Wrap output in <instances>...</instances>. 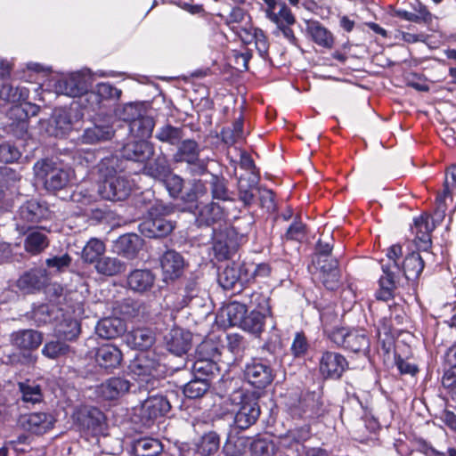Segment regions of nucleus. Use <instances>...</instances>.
Returning a JSON list of instances; mask_svg holds the SVG:
<instances>
[{
	"mask_svg": "<svg viewBox=\"0 0 456 456\" xmlns=\"http://www.w3.org/2000/svg\"><path fill=\"white\" fill-rule=\"evenodd\" d=\"M327 334L331 342L346 350L364 354L370 350V338L364 330L336 327Z\"/></svg>",
	"mask_w": 456,
	"mask_h": 456,
	"instance_id": "obj_5",
	"label": "nucleus"
},
{
	"mask_svg": "<svg viewBox=\"0 0 456 456\" xmlns=\"http://www.w3.org/2000/svg\"><path fill=\"white\" fill-rule=\"evenodd\" d=\"M130 387L127 380L121 378H112L98 387V394L104 399L113 400L126 394Z\"/></svg>",
	"mask_w": 456,
	"mask_h": 456,
	"instance_id": "obj_28",
	"label": "nucleus"
},
{
	"mask_svg": "<svg viewBox=\"0 0 456 456\" xmlns=\"http://www.w3.org/2000/svg\"><path fill=\"white\" fill-rule=\"evenodd\" d=\"M425 259L419 253L409 254L403 261V269L407 280H415L422 273Z\"/></svg>",
	"mask_w": 456,
	"mask_h": 456,
	"instance_id": "obj_41",
	"label": "nucleus"
},
{
	"mask_svg": "<svg viewBox=\"0 0 456 456\" xmlns=\"http://www.w3.org/2000/svg\"><path fill=\"white\" fill-rule=\"evenodd\" d=\"M97 167L100 177L102 179V183H107L108 181L115 179L118 175H122V168L117 157L102 159Z\"/></svg>",
	"mask_w": 456,
	"mask_h": 456,
	"instance_id": "obj_39",
	"label": "nucleus"
},
{
	"mask_svg": "<svg viewBox=\"0 0 456 456\" xmlns=\"http://www.w3.org/2000/svg\"><path fill=\"white\" fill-rule=\"evenodd\" d=\"M219 445L220 440L218 435L215 432H209L201 437L198 444V452L201 456H211L218 451Z\"/></svg>",
	"mask_w": 456,
	"mask_h": 456,
	"instance_id": "obj_51",
	"label": "nucleus"
},
{
	"mask_svg": "<svg viewBox=\"0 0 456 456\" xmlns=\"http://www.w3.org/2000/svg\"><path fill=\"white\" fill-rule=\"evenodd\" d=\"M49 240L45 232L41 231H31L26 237L24 248L27 252L37 255L47 248Z\"/></svg>",
	"mask_w": 456,
	"mask_h": 456,
	"instance_id": "obj_43",
	"label": "nucleus"
},
{
	"mask_svg": "<svg viewBox=\"0 0 456 456\" xmlns=\"http://www.w3.org/2000/svg\"><path fill=\"white\" fill-rule=\"evenodd\" d=\"M122 357L120 349L112 344H104L99 346L94 355L96 363L107 370L118 368L121 363Z\"/></svg>",
	"mask_w": 456,
	"mask_h": 456,
	"instance_id": "obj_21",
	"label": "nucleus"
},
{
	"mask_svg": "<svg viewBox=\"0 0 456 456\" xmlns=\"http://www.w3.org/2000/svg\"><path fill=\"white\" fill-rule=\"evenodd\" d=\"M184 137L182 127L173 126L167 124L159 127L156 133V138L162 142L176 145Z\"/></svg>",
	"mask_w": 456,
	"mask_h": 456,
	"instance_id": "obj_47",
	"label": "nucleus"
},
{
	"mask_svg": "<svg viewBox=\"0 0 456 456\" xmlns=\"http://www.w3.org/2000/svg\"><path fill=\"white\" fill-rule=\"evenodd\" d=\"M43 341V334L34 330H23L12 334V342L20 349H37Z\"/></svg>",
	"mask_w": 456,
	"mask_h": 456,
	"instance_id": "obj_29",
	"label": "nucleus"
},
{
	"mask_svg": "<svg viewBox=\"0 0 456 456\" xmlns=\"http://www.w3.org/2000/svg\"><path fill=\"white\" fill-rule=\"evenodd\" d=\"M318 265L323 274H327L330 281L325 279L323 277L324 285L330 289H333L335 285L338 281V261L334 258L323 257V259H318Z\"/></svg>",
	"mask_w": 456,
	"mask_h": 456,
	"instance_id": "obj_44",
	"label": "nucleus"
},
{
	"mask_svg": "<svg viewBox=\"0 0 456 456\" xmlns=\"http://www.w3.org/2000/svg\"><path fill=\"white\" fill-rule=\"evenodd\" d=\"M160 266L165 282L180 278L185 267L183 256L175 250H167L160 257Z\"/></svg>",
	"mask_w": 456,
	"mask_h": 456,
	"instance_id": "obj_15",
	"label": "nucleus"
},
{
	"mask_svg": "<svg viewBox=\"0 0 456 456\" xmlns=\"http://www.w3.org/2000/svg\"><path fill=\"white\" fill-rule=\"evenodd\" d=\"M155 123L152 118L142 116L132 118L129 129L135 138L145 140L151 135Z\"/></svg>",
	"mask_w": 456,
	"mask_h": 456,
	"instance_id": "obj_38",
	"label": "nucleus"
},
{
	"mask_svg": "<svg viewBox=\"0 0 456 456\" xmlns=\"http://www.w3.org/2000/svg\"><path fill=\"white\" fill-rule=\"evenodd\" d=\"M126 343L134 349H147L155 342V334L149 328H136L126 335Z\"/></svg>",
	"mask_w": 456,
	"mask_h": 456,
	"instance_id": "obj_25",
	"label": "nucleus"
},
{
	"mask_svg": "<svg viewBox=\"0 0 456 456\" xmlns=\"http://www.w3.org/2000/svg\"><path fill=\"white\" fill-rule=\"evenodd\" d=\"M161 181L173 198H176L182 193L183 180L179 175L169 172Z\"/></svg>",
	"mask_w": 456,
	"mask_h": 456,
	"instance_id": "obj_62",
	"label": "nucleus"
},
{
	"mask_svg": "<svg viewBox=\"0 0 456 456\" xmlns=\"http://www.w3.org/2000/svg\"><path fill=\"white\" fill-rule=\"evenodd\" d=\"M197 354L199 358L207 361L209 369L207 372H213L216 368L215 360L219 355V351L216 345L211 340H205L199 345L197 348Z\"/></svg>",
	"mask_w": 456,
	"mask_h": 456,
	"instance_id": "obj_48",
	"label": "nucleus"
},
{
	"mask_svg": "<svg viewBox=\"0 0 456 456\" xmlns=\"http://www.w3.org/2000/svg\"><path fill=\"white\" fill-rule=\"evenodd\" d=\"M244 376L248 382L256 388L267 387L273 379L271 367L257 360H253L246 365Z\"/></svg>",
	"mask_w": 456,
	"mask_h": 456,
	"instance_id": "obj_16",
	"label": "nucleus"
},
{
	"mask_svg": "<svg viewBox=\"0 0 456 456\" xmlns=\"http://www.w3.org/2000/svg\"><path fill=\"white\" fill-rule=\"evenodd\" d=\"M346 367V358L338 353L327 351L320 358L319 370L326 379L340 378Z\"/></svg>",
	"mask_w": 456,
	"mask_h": 456,
	"instance_id": "obj_18",
	"label": "nucleus"
},
{
	"mask_svg": "<svg viewBox=\"0 0 456 456\" xmlns=\"http://www.w3.org/2000/svg\"><path fill=\"white\" fill-rule=\"evenodd\" d=\"M306 30L312 39L319 45L330 48L333 45V37L319 21L309 20L306 23Z\"/></svg>",
	"mask_w": 456,
	"mask_h": 456,
	"instance_id": "obj_34",
	"label": "nucleus"
},
{
	"mask_svg": "<svg viewBox=\"0 0 456 456\" xmlns=\"http://www.w3.org/2000/svg\"><path fill=\"white\" fill-rule=\"evenodd\" d=\"M309 437L310 428L308 426L291 429L285 435L277 438L275 442L277 452L280 454L296 456V453L303 448L301 443L307 440Z\"/></svg>",
	"mask_w": 456,
	"mask_h": 456,
	"instance_id": "obj_11",
	"label": "nucleus"
},
{
	"mask_svg": "<svg viewBox=\"0 0 456 456\" xmlns=\"http://www.w3.org/2000/svg\"><path fill=\"white\" fill-rule=\"evenodd\" d=\"M224 414L234 416V424L240 429H246L256 423L260 415V407L256 399L242 390L233 391L223 401Z\"/></svg>",
	"mask_w": 456,
	"mask_h": 456,
	"instance_id": "obj_1",
	"label": "nucleus"
},
{
	"mask_svg": "<svg viewBox=\"0 0 456 456\" xmlns=\"http://www.w3.org/2000/svg\"><path fill=\"white\" fill-rule=\"evenodd\" d=\"M209 388L205 379H196L188 382L183 387V394L188 398L201 397Z\"/></svg>",
	"mask_w": 456,
	"mask_h": 456,
	"instance_id": "obj_59",
	"label": "nucleus"
},
{
	"mask_svg": "<svg viewBox=\"0 0 456 456\" xmlns=\"http://www.w3.org/2000/svg\"><path fill=\"white\" fill-rule=\"evenodd\" d=\"M106 251V246L102 240L97 238H91L83 248L81 257L84 262L96 264Z\"/></svg>",
	"mask_w": 456,
	"mask_h": 456,
	"instance_id": "obj_36",
	"label": "nucleus"
},
{
	"mask_svg": "<svg viewBox=\"0 0 456 456\" xmlns=\"http://www.w3.org/2000/svg\"><path fill=\"white\" fill-rule=\"evenodd\" d=\"M213 237V250L218 260L226 259L231 253V242L226 240V237L222 232L216 233L215 229Z\"/></svg>",
	"mask_w": 456,
	"mask_h": 456,
	"instance_id": "obj_57",
	"label": "nucleus"
},
{
	"mask_svg": "<svg viewBox=\"0 0 456 456\" xmlns=\"http://www.w3.org/2000/svg\"><path fill=\"white\" fill-rule=\"evenodd\" d=\"M121 95V90L110 83H99L94 90L86 94V104L85 108L93 110L100 108L104 102L118 101Z\"/></svg>",
	"mask_w": 456,
	"mask_h": 456,
	"instance_id": "obj_17",
	"label": "nucleus"
},
{
	"mask_svg": "<svg viewBox=\"0 0 456 456\" xmlns=\"http://www.w3.org/2000/svg\"><path fill=\"white\" fill-rule=\"evenodd\" d=\"M253 456H276L278 454L275 442L267 438H257L250 446Z\"/></svg>",
	"mask_w": 456,
	"mask_h": 456,
	"instance_id": "obj_52",
	"label": "nucleus"
},
{
	"mask_svg": "<svg viewBox=\"0 0 456 456\" xmlns=\"http://www.w3.org/2000/svg\"><path fill=\"white\" fill-rule=\"evenodd\" d=\"M69 352V346L59 340L48 341L42 348V354L51 360L59 359L67 355Z\"/></svg>",
	"mask_w": 456,
	"mask_h": 456,
	"instance_id": "obj_50",
	"label": "nucleus"
},
{
	"mask_svg": "<svg viewBox=\"0 0 456 456\" xmlns=\"http://www.w3.org/2000/svg\"><path fill=\"white\" fill-rule=\"evenodd\" d=\"M200 151V147L195 141L184 140L178 148L175 159L192 165L191 172L195 175H201L207 170V162L199 159Z\"/></svg>",
	"mask_w": 456,
	"mask_h": 456,
	"instance_id": "obj_13",
	"label": "nucleus"
},
{
	"mask_svg": "<svg viewBox=\"0 0 456 456\" xmlns=\"http://www.w3.org/2000/svg\"><path fill=\"white\" fill-rule=\"evenodd\" d=\"M21 156L20 151L10 143L0 144V163H12Z\"/></svg>",
	"mask_w": 456,
	"mask_h": 456,
	"instance_id": "obj_64",
	"label": "nucleus"
},
{
	"mask_svg": "<svg viewBox=\"0 0 456 456\" xmlns=\"http://www.w3.org/2000/svg\"><path fill=\"white\" fill-rule=\"evenodd\" d=\"M162 449L159 440L150 437L139 439L134 444L135 456H161Z\"/></svg>",
	"mask_w": 456,
	"mask_h": 456,
	"instance_id": "obj_42",
	"label": "nucleus"
},
{
	"mask_svg": "<svg viewBox=\"0 0 456 456\" xmlns=\"http://www.w3.org/2000/svg\"><path fill=\"white\" fill-rule=\"evenodd\" d=\"M8 117L12 120L9 132L16 137H23L28 131V112L21 105H14L8 111Z\"/></svg>",
	"mask_w": 456,
	"mask_h": 456,
	"instance_id": "obj_27",
	"label": "nucleus"
},
{
	"mask_svg": "<svg viewBox=\"0 0 456 456\" xmlns=\"http://www.w3.org/2000/svg\"><path fill=\"white\" fill-rule=\"evenodd\" d=\"M133 188V183L125 175H118L115 179L102 183L98 188L99 194L109 200H123L126 199Z\"/></svg>",
	"mask_w": 456,
	"mask_h": 456,
	"instance_id": "obj_14",
	"label": "nucleus"
},
{
	"mask_svg": "<svg viewBox=\"0 0 456 456\" xmlns=\"http://www.w3.org/2000/svg\"><path fill=\"white\" fill-rule=\"evenodd\" d=\"M221 134H222L223 141L226 144L232 145L239 141L243 140L244 133H243L242 119H240V118L237 119L232 124V127L223 129Z\"/></svg>",
	"mask_w": 456,
	"mask_h": 456,
	"instance_id": "obj_58",
	"label": "nucleus"
},
{
	"mask_svg": "<svg viewBox=\"0 0 456 456\" xmlns=\"http://www.w3.org/2000/svg\"><path fill=\"white\" fill-rule=\"evenodd\" d=\"M249 304L253 310L261 311L271 315V306L267 296L259 292H254L250 295Z\"/></svg>",
	"mask_w": 456,
	"mask_h": 456,
	"instance_id": "obj_63",
	"label": "nucleus"
},
{
	"mask_svg": "<svg viewBox=\"0 0 456 456\" xmlns=\"http://www.w3.org/2000/svg\"><path fill=\"white\" fill-rule=\"evenodd\" d=\"M95 330L101 338L112 339L123 334L126 326L119 318H104L98 322Z\"/></svg>",
	"mask_w": 456,
	"mask_h": 456,
	"instance_id": "obj_30",
	"label": "nucleus"
},
{
	"mask_svg": "<svg viewBox=\"0 0 456 456\" xmlns=\"http://www.w3.org/2000/svg\"><path fill=\"white\" fill-rule=\"evenodd\" d=\"M72 127L70 111L61 109L56 110L53 115L48 132L56 137L62 136Z\"/></svg>",
	"mask_w": 456,
	"mask_h": 456,
	"instance_id": "obj_31",
	"label": "nucleus"
},
{
	"mask_svg": "<svg viewBox=\"0 0 456 456\" xmlns=\"http://www.w3.org/2000/svg\"><path fill=\"white\" fill-rule=\"evenodd\" d=\"M304 419L318 417L322 414V403L314 395H306L303 397Z\"/></svg>",
	"mask_w": 456,
	"mask_h": 456,
	"instance_id": "obj_60",
	"label": "nucleus"
},
{
	"mask_svg": "<svg viewBox=\"0 0 456 456\" xmlns=\"http://www.w3.org/2000/svg\"><path fill=\"white\" fill-rule=\"evenodd\" d=\"M170 172L167 160L164 156H159L154 161L144 167V173L155 179L161 181Z\"/></svg>",
	"mask_w": 456,
	"mask_h": 456,
	"instance_id": "obj_49",
	"label": "nucleus"
},
{
	"mask_svg": "<svg viewBox=\"0 0 456 456\" xmlns=\"http://www.w3.org/2000/svg\"><path fill=\"white\" fill-rule=\"evenodd\" d=\"M92 86V77L85 72H73L62 76L53 84L56 94L70 97H81V105L86 104V94Z\"/></svg>",
	"mask_w": 456,
	"mask_h": 456,
	"instance_id": "obj_6",
	"label": "nucleus"
},
{
	"mask_svg": "<svg viewBox=\"0 0 456 456\" xmlns=\"http://www.w3.org/2000/svg\"><path fill=\"white\" fill-rule=\"evenodd\" d=\"M240 270L238 265H227L219 274L218 282L224 289H231L240 281Z\"/></svg>",
	"mask_w": 456,
	"mask_h": 456,
	"instance_id": "obj_54",
	"label": "nucleus"
},
{
	"mask_svg": "<svg viewBox=\"0 0 456 456\" xmlns=\"http://www.w3.org/2000/svg\"><path fill=\"white\" fill-rule=\"evenodd\" d=\"M224 213L216 203L211 202L200 208L197 222L200 225H211L223 220Z\"/></svg>",
	"mask_w": 456,
	"mask_h": 456,
	"instance_id": "obj_37",
	"label": "nucleus"
},
{
	"mask_svg": "<svg viewBox=\"0 0 456 456\" xmlns=\"http://www.w3.org/2000/svg\"><path fill=\"white\" fill-rule=\"evenodd\" d=\"M129 372L148 391L159 385V378L166 372V366L157 353L146 352L140 354L130 362Z\"/></svg>",
	"mask_w": 456,
	"mask_h": 456,
	"instance_id": "obj_2",
	"label": "nucleus"
},
{
	"mask_svg": "<svg viewBox=\"0 0 456 456\" xmlns=\"http://www.w3.org/2000/svg\"><path fill=\"white\" fill-rule=\"evenodd\" d=\"M158 208H151L150 217L140 224L141 232L148 238H159L168 235L175 228L174 223L163 215H158Z\"/></svg>",
	"mask_w": 456,
	"mask_h": 456,
	"instance_id": "obj_10",
	"label": "nucleus"
},
{
	"mask_svg": "<svg viewBox=\"0 0 456 456\" xmlns=\"http://www.w3.org/2000/svg\"><path fill=\"white\" fill-rule=\"evenodd\" d=\"M167 349L175 355L186 354L191 342V334L182 329H173L166 337Z\"/></svg>",
	"mask_w": 456,
	"mask_h": 456,
	"instance_id": "obj_22",
	"label": "nucleus"
},
{
	"mask_svg": "<svg viewBox=\"0 0 456 456\" xmlns=\"http://www.w3.org/2000/svg\"><path fill=\"white\" fill-rule=\"evenodd\" d=\"M50 211L45 203L37 200H30L21 205L15 215L16 229L25 232L30 226L43 219L48 218Z\"/></svg>",
	"mask_w": 456,
	"mask_h": 456,
	"instance_id": "obj_7",
	"label": "nucleus"
},
{
	"mask_svg": "<svg viewBox=\"0 0 456 456\" xmlns=\"http://www.w3.org/2000/svg\"><path fill=\"white\" fill-rule=\"evenodd\" d=\"M438 216L434 214V216H430L428 214H423L419 217L414 219V225L416 228V238L415 242L419 250L426 252V257L431 256V254L428 251L431 245L430 232L434 230L436 224H439L441 220H437Z\"/></svg>",
	"mask_w": 456,
	"mask_h": 456,
	"instance_id": "obj_12",
	"label": "nucleus"
},
{
	"mask_svg": "<svg viewBox=\"0 0 456 456\" xmlns=\"http://www.w3.org/2000/svg\"><path fill=\"white\" fill-rule=\"evenodd\" d=\"M19 388L25 403H36L42 400L41 388L34 382L25 381L19 383Z\"/></svg>",
	"mask_w": 456,
	"mask_h": 456,
	"instance_id": "obj_56",
	"label": "nucleus"
},
{
	"mask_svg": "<svg viewBox=\"0 0 456 456\" xmlns=\"http://www.w3.org/2000/svg\"><path fill=\"white\" fill-rule=\"evenodd\" d=\"M96 272L105 276L121 274L126 270V264L118 257L102 256L94 265Z\"/></svg>",
	"mask_w": 456,
	"mask_h": 456,
	"instance_id": "obj_32",
	"label": "nucleus"
},
{
	"mask_svg": "<svg viewBox=\"0 0 456 456\" xmlns=\"http://www.w3.org/2000/svg\"><path fill=\"white\" fill-rule=\"evenodd\" d=\"M73 418L82 429L93 436L101 435L104 431L105 418L97 408L81 406L76 410Z\"/></svg>",
	"mask_w": 456,
	"mask_h": 456,
	"instance_id": "obj_9",
	"label": "nucleus"
},
{
	"mask_svg": "<svg viewBox=\"0 0 456 456\" xmlns=\"http://www.w3.org/2000/svg\"><path fill=\"white\" fill-rule=\"evenodd\" d=\"M210 185L213 199L224 201L231 200L229 191L226 188L225 180L224 178L213 175Z\"/></svg>",
	"mask_w": 456,
	"mask_h": 456,
	"instance_id": "obj_61",
	"label": "nucleus"
},
{
	"mask_svg": "<svg viewBox=\"0 0 456 456\" xmlns=\"http://www.w3.org/2000/svg\"><path fill=\"white\" fill-rule=\"evenodd\" d=\"M54 330L59 338L72 341L80 333V324L75 318H64L56 325Z\"/></svg>",
	"mask_w": 456,
	"mask_h": 456,
	"instance_id": "obj_40",
	"label": "nucleus"
},
{
	"mask_svg": "<svg viewBox=\"0 0 456 456\" xmlns=\"http://www.w3.org/2000/svg\"><path fill=\"white\" fill-rule=\"evenodd\" d=\"M266 18L273 22L277 30L291 44H296L297 37L291 28L296 18L289 7L282 0H263Z\"/></svg>",
	"mask_w": 456,
	"mask_h": 456,
	"instance_id": "obj_4",
	"label": "nucleus"
},
{
	"mask_svg": "<svg viewBox=\"0 0 456 456\" xmlns=\"http://www.w3.org/2000/svg\"><path fill=\"white\" fill-rule=\"evenodd\" d=\"M247 314V307L244 304L232 302L223 310V314L227 317L230 326H242Z\"/></svg>",
	"mask_w": 456,
	"mask_h": 456,
	"instance_id": "obj_46",
	"label": "nucleus"
},
{
	"mask_svg": "<svg viewBox=\"0 0 456 456\" xmlns=\"http://www.w3.org/2000/svg\"><path fill=\"white\" fill-rule=\"evenodd\" d=\"M55 419L45 412H33L20 418L21 427L33 434L43 435L53 428Z\"/></svg>",
	"mask_w": 456,
	"mask_h": 456,
	"instance_id": "obj_20",
	"label": "nucleus"
},
{
	"mask_svg": "<svg viewBox=\"0 0 456 456\" xmlns=\"http://www.w3.org/2000/svg\"><path fill=\"white\" fill-rule=\"evenodd\" d=\"M45 268L35 267L25 272L16 281L17 287L25 293H32L43 289L48 282Z\"/></svg>",
	"mask_w": 456,
	"mask_h": 456,
	"instance_id": "obj_19",
	"label": "nucleus"
},
{
	"mask_svg": "<svg viewBox=\"0 0 456 456\" xmlns=\"http://www.w3.org/2000/svg\"><path fill=\"white\" fill-rule=\"evenodd\" d=\"M395 273L390 266H383V275L379 278L380 289L376 292L377 299L387 301L392 298L395 288Z\"/></svg>",
	"mask_w": 456,
	"mask_h": 456,
	"instance_id": "obj_35",
	"label": "nucleus"
},
{
	"mask_svg": "<svg viewBox=\"0 0 456 456\" xmlns=\"http://www.w3.org/2000/svg\"><path fill=\"white\" fill-rule=\"evenodd\" d=\"M117 248L126 256H132L140 248V238L136 234H124L117 240Z\"/></svg>",
	"mask_w": 456,
	"mask_h": 456,
	"instance_id": "obj_53",
	"label": "nucleus"
},
{
	"mask_svg": "<svg viewBox=\"0 0 456 456\" xmlns=\"http://www.w3.org/2000/svg\"><path fill=\"white\" fill-rule=\"evenodd\" d=\"M456 188V166H451L445 175L444 191L436 197V215L438 221L444 217L446 211L445 199L451 195L452 190Z\"/></svg>",
	"mask_w": 456,
	"mask_h": 456,
	"instance_id": "obj_26",
	"label": "nucleus"
},
{
	"mask_svg": "<svg viewBox=\"0 0 456 456\" xmlns=\"http://www.w3.org/2000/svg\"><path fill=\"white\" fill-rule=\"evenodd\" d=\"M269 314L261 311L252 310L248 315L245 316L241 328L252 334L259 335L265 327V320Z\"/></svg>",
	"mask_w": 456,
	"mask_h": 456,
	"instance_id": "obj_45",
	"label": "nucleus"
},
{
	"mask_svg": "<svg viewBox=\"0 0 456 456\" xmlns=\"http://www.w3.org/2000/svg\"><path fill=\"white\" fill-rule=\"evenodd\" d=\"M154 273L148 269H136L127 277L128 287L136 292L143 293L150 290L155 283Z\"/></svg>",
	"mask_w": 456,
	"mask_h": 456,
	"instance_id": "obj_24",
	"label": "nucleus"
},
{
	"mask_svg": "<svg viewBox=\"0 0 456 456\" xmlns=\"http://www.w3.org/2000/svg\"><path fill=\"white\" fill-rule=\"evenodd\" d=\"M114 130L110 125H94L84 131L82 142L84 143L94 144L112 138Z\"/></svg>",
	"mask_w": 456,
	"mask_h": 456,
	"instance_id": "obj_33",
	"label": "nucleus"
},
{
	"mask_svg": "<svg viewBox=\"0 0 456 456\" xmlns=\"http://www.w3.org/2000/svg\"><path fill=\"white\" fill-rule=\"evenodd\" d=\"M33 168L36 177L44 183L48 191L61 190L69 183V170L53 160L48 159L38 160Z\"/></svg>",
	"mask_w": 456,
	"mask_h": 456,
	"instance_id": "obj_3",
	"label": "nucleus"
},
{
	"mask_svg": "<svg viewBox=\"0 0 456 456\" xmlns=\"http://www.w3.org/2000/svg\"><path fill=\"white\" fill-rule=\"evenodd\" d=\"M208 188L201 180H192L190 187L182 194L181 198L185 202H194L206 196Z\"/></svg>",
	"mask_w": 456,
	"mask_h": 456,
	"instance_id": "obj_55",
	"label": "nucleus"
},
{
	"mask_svg": "<svg viewBox=\"0 0 456 456\" xmlns=\"http://www.w3.org/2000/svg\"><path fill=\"white\" fill-rule=\"evenodd\" d=\"M170 409L171 404L167 398L157 395L145 399L140 406L134 408V412L143 426H150L154 419L165 416Z\"/></svg>",
	"mask_w": 456,
	"mask_h": 456,
	"instance_id": "obj_8",
	"label": "nucleus"
},
{
	"mask_svg": "<svg viewBox=\"0 0 456 456\" xmlns=\"http://www.w3.org/2000/svg\"><path fill=\"white\" fill-rule=\"evenodd\" d=\"M152 154L153 147L146 140L127 142L122 149V156L133 161H144Z\"/></svg>",
	"mask_w": 456,
	"mask_h": 456,
	"instance_id": "obj_23",
	"label": "nucleus"
}]
</instances>
